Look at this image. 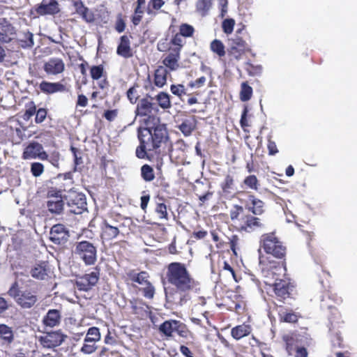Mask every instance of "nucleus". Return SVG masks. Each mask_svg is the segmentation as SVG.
<instances>
[{"label": "nucleus", "mask_w": 357, "mask_h": 357, "mask_svg": "<svg viewBox=\"0 0 357 357\" xmlns=\"http://www.w3.org/2000/svg\"><path fill=\"white\" fill-rule=\"evenodd\" d=\"M154 98L147 96L139 100L136 107V115L146 117L144 120V128H139L137 137L139 145L137 147L135 154L139 159L152 160L167 153L171 158L178 157V152L169 140L166 125L161 123L156 115L159 109Z\"/></svg>", "instance_id": "f257e3e1"}, {"label": "nucleus", "mask_w": 357, "mask_h": 357, "mask_svg": "<svg viewBox=\"0 0 357 357\" xmlns=\"http://www.w3.org/2000/svg\"><path fill=\"white\" fill-rule=\"evenodd\" d=\"M266 212L264 201L252 194L248 196L245 207L234 204L229 211L232 226L241 234H253L265 229L263 215Z\"/></svg>", "instance_id": "f03ea898"}, {"label": "nucleus", "mask_w": 357, "mask_h": 357, "mask_svg": "<svg viewBox=\"0 0 357 357\" xmlns=\"http://www.w3.org/2000/svg\"><path fill=\"white\" fill-rule=\"evenodd\" d=\"M166 279L175 289V294L180 295L178 303L183 305L189 299V294L200 290V282L197 280L181 262H172L167 266Z\"/></svg>", "instance_id": "7ed1b4c3"}, {"label": "nucleus", "mask_w": 357, "mask_h": 357, "mask_svg": "<svg viewBox=\"0 0 357 357\" xmlns=\"http://www.w3.org/2000/svg\"><path fill=\"white\" fill-rule=\"evenodd\" d=\"M16 280L11 284L7 294L12 298L16 304L24 310L31 309L35 307L39 300L38 288L33 280L29 279L24 286H20L22 280L20 276L25 275L22 272L15 271Z\"/></svg>", "instance_id": "20e7f679"}, {"label": "nucleus", "mask_w": 357, "mask_h": 357, "mask_svg": "<svg viewBox=\"0 0 357 357\" xmlns=\"http://www.w3.org/2000/svg\"><path fill=\"white\" fill-rule=\"evenodd\" d=\"M259 247L266 254L285 260L287 248L276 235L275 231L263 234L259 238Z\"/></svg>", "instance_id": "39448f33"}, {"label": "nucleus", "mask_w": 357, "mask_h": 357, "mask_svg": "<svg viewBox=\"0 0 357 357\" xmlns=\"http://www.w3.org/2000/svg\"><path fill=\"white\" fill-rule=\"evenodd\" d=\"M150 275L148 272L142 271L137 272L135 269L129 270L124 276L125 282L134 286L135 283L144 286L139 291L142 292L144 297L147 299H153L155 293V289L153 284L149 281Z\"/></svg>", "instance_id": "423d86ee"}, {"label": "nucleus", "mask_w": 357, "mask_h": 357, "mask_svg": "<svg viewBox=\"0 0 357 357\" xmlns=\"http://www.w3.org/2000/svg\"><path fill=\"white\" fill-rule=\"evenodd\" d=\"M342 302V298L332 291L324 292L321 296L320 307L324 310L329 311L328 319L333 326L332 330L335 328V324H339L341 319V314L336 305H340Z\"/></svg>", "instance_id": "0eeeda50"}, {"label": "nucleus", "mask_w": 357, "mask_h": 357, "mask_svg": "<svg viewBox=\"0 0 357 357\" xmlns=\"http://www.w3.org/2000/svg\"><path fill=\"white\" fill-rule=\"evenodd\" d=\"M158 50L160 52L168 51V54L163 56L162 63L169 71H175L179 68L181 52L182 47L172 46L165 42L160 41L158 44Z\"/></svg>", "instance_id": "6e6552de"}, {"label": "nucleus", "mask_w": 357, "mask_h": 357, "mask_svg": "<svg viewBox=\"0 0 357 357\" xmlns=\"http://www.w3.org/2000/svg\"><path fill=\"white\" fill-rule=\"evenodd\" d=\"M261 271L264 278L278 282L287 277L286 262L274 260L260 261Z\"/></svg>", "instance_id": "1a4fd4ad"}, {"label": "nucleus", "mask_w": 357, "mask_h": 357, "mask_svg": "<svg viewBox=\"0 0 357 357\" xmlns=\"http://www.w3.org/2000/svg\"><path fill=\"white\" fill-rule=\"evenodd\" d=\"M74 253L83 261L85 265H94L97 261V248L88 241L77 242Z\"/></svg>", "instance_id": "9d476101"}, {"label": "nucleus", "mask_w": 357, "mask_h": 357, "mask_svg": "<svg viewBox=\"0 0 357 357\" xmlns=\"http://www.w3.org/2000/svg\"><path fill=\"white\" fill-rule=\"evenodd\" d=\"M295 287L294 281L289 276L284 277V278L278 282H274L273 290L276 299L279 301L284 302L286 299L292 298Z\"/></svg>", "instance_id": "9b49d317"}, {"label": "nucleus", "mask_w": 357, "mask_h": 357, "mask_svg": "<svg viewBox=\"0 0 357 357\" xmlns=\"http://www.w3.org/2000/svg\"><path fill=\"white\" fill-rule=\"evenodd\" d=\"M248 51L250 48L247 43L242 38L236 36L231 40L230 46L227 51L229 61H239Z\"/></svg>", "instance_id": "f8f14e48"}, {"label": "nucleus", "mask_w": 357, "mask_h": 357, "mask_svg": "<svg viewBox=\"0 0 357 357\" xmlns=\"http://www.w3.org/2000/svg\"><path fill=\"white\" fill-rule=\"evenodd\" d=\"M100 338L101 335L98 327L89 328L84 339V344L79 350L80 352L86 355L94 353L98 349L96 342L100 341Z\"/></svg>", "instance_id": "ddd939ff"}, {"label": "nucleus", "mask_w": 357, "mask_h": 357, "mask_svg": "<svg viewBox=\"0 0 357 357\" xmlns=\"http://www.w3.org/2000/svg\"><path fill=\"white\" fill-rule=\"evenodd\" d=\"M195 33V29L191 24L188 23H181L178 26V31L174 34L169 45L172 46H179L183 48L185 44V38H193Z\"/></svg>", "instance_id": "4468645a"}, {"label": "nucleus", "mask_w": 357, "mask_h": 357, "mask_svg": "<svg viewBox=\"0 0 357 357\" xmlns=\"http://www.w3.org/2000/svg\"><path fill=\"white\" fill-rule=\"evenodd\" d=\"M66 337L67 335L59 330L46 333L39 337L38 341L44 348L54 349L60 346Z\"/></svg>", "instance_id": "2eb2a0df"}, {"label": "nucleus", "mask_w": 357, "mask_h": 357, "mask_svg": "<svg viewBox=\"0 0 357 357\" xmlns=\"http://www.w3.org/2000/svg\"><path fill=\"white\" fill-rule=\"evenodd\" d=\"M99 277L100 268L96 267L91 273L78 277L75 282L76 286L79 290L87 291L97 284Z\"/></svg>", "instance_id": "dca6fc26"}, {"label": "nucleus", "mask_w": 357, "mask_h": 357, "mask_svg": "<svg viewBox=\"0 0 357 357\" xmlns=\"http://www.w3.org/2000/svg\"><path fill=\"white\" fill-rule=\"evenodd\" d=\"M17 31L6 18L0 19V43H10L17 39Z\"/></svg>", "instance_id": "f3484780"}, {"label": "nucleus", "mask_w": 357, "mask_h": 357, "mask_svg": "<svg viewBox=\"0 0 357 357\" xmlns=\"http://www.w3.org/2000/svg\"><path fill=\"white\" fill-rule=\"evenodd\" d=\"M68 206L70 212L74 214H82L87 210L86 197L82 193L73 192L69 195Z\"/></svg>", "instance_id": "a211bd4d"}, {"label": "nucleus", "mask_w": 357, "mask_h": 357, "mask_svg": "<svg viewBox=\"0 0 357 357\" xmlns=\"http://www.w3.org/2000/svg\"><path fill=\"white\" fill-rule=\"evenodd\" d=\"M33 12L38 15H54L60 12L59 4L57 0H42L41 3L36 4Z\"/></svg>", "instance_id": "6ab92c4d"}, {"label": "nucleus", "mask_w": 357, "mask_h": 357, "mask_svg": "<svg viewBox=\"0 0 357 357\" xmlns=\"http://www.w3.org/2000/svg\"><path fill=\"white\" fill-rule=\"evenodd\" d=\"M22 158L24 160L39 158L41 160H45L47 158V153L44 151L42 144L37 142H33L24 149Z\"/></svg>", "instance_id": "aec40b11"}, {"label": "nucleus", "mask_w": 357, "mask_h": 357, "mask_svg": "<svg viewBox=\"0 0 357 357\" xmlns=\"http://www.w3.org/2000/svg\"><path fill=\"white\" fill-rule=\"evenodd\" d=\"M69 236V231L62 224H56L51 228L50 240L56 245H64Z\"/></svg>", "instance_id": "412c9836"}, {"label": "nucleus", "mask_w": 357, "mask_h": 357, "mask_svg": "<svg viewBox=\"0 0 357 357\" xmlns=\"http://www.w3.org/2000/svg\"><path fill=\"white\" fill-rule=\"evenodd\" d=\"M43 69L47 75H58L64 72L65 63L61 58L52 57L44 63Z\"/></svg>", "instance_id": "4be33fe9"}, {"label": "nucleus", "mask_w": 357, "mask_h": 357, "mask_svg": "<svg viewBox=\"0 0 357 357\" xmlns=\"http://www.w3.org/2000/svg\"><path fill=\"white\" fill-rule=\"evenodd\" d=\"M38 87L41 93L45 95H52L56 93H66L69 91V89L67 86L61 82H51L43 80L39 84Z\"/></svg>", "instance_id": "5701e85b"}, {"label": "nucleus", "mask_w": 357, "mask_h": 357, "mask_svg": "<svg viewBox=\"0 0 357 357\" xmlns=\"http://www.w3.org/2000/svg\"><path fill=\"white\" fill-rule=\"evenodd\" d=\"M100 229V238L102 242L112 241L120 233L119 227L110 224L107 220L102 222Z\"/></svg>", "instance_id": "b1692460"}, {"label": "nucleus", "mask_w": 357, "mask_h": 357, "mask_svg": "<svg viewBox=\"0 0 357 357\" xmlns=\"http://www.w3.org/2000/svg\"><path fill=\"white\" fill-rule=\"evenodd\" d=\"M130 37L127 35L121 36L116 48V54L124 59L131 58L134 55L130 46Z\"/></svg>", "instance_id": "393cba45"}, {"label": "nucleus", "mask_w": 357, "mask_h": 357, "mask_svg": "<svg viewBox=\"0 0 357 357\" xmlns=\"http://www.w3.org/2000/svg\"><path fill=\"white\" fill-rule=\"evenodd\" d=\"M49 272L50 268L48 262L45 261H41L38 263H36L30 271L31 275L33 278L40 280H45V278L48 275Z\"/></svg>", "instance_id": "a878e982"}, {"label": "nucleus", "mask_w": 357, "mask_h": 357, "mask_svg": "<svg viewBox=\"0 0 357 357\" xmlns=\"http://www.w3.org/2000/svg\"><path fill=\"white\" fill-rule=\"evenodd\" d=\"M252 331L251 325L243 323L237 325L231 329L230 335L236 341L241 340L243 337L249 336Z\"/></svg>", "instance_id": "bb28decb"}, {"label": "nucleus", "mask_w": 357, "mask_h": 357, "mask_svg": "<svg viewBox=\"0 0 357 357\" xmlns=\"http://www.w3.org/2000/svg\"><path fill=\"white\" fill-rule=\"evenodd\" d=\"M278 317L280 322L296 324L298 322L301 315L291 309H287L283 306H280Z\"/></svg>", "instance_id": "cd10ccee"}, {"label": "nucleus", "mask_w": 357, "mask_h": 357, "mask_svg": "<svg viewBox=\"0 0 357 357\" xmlns=\"http://www.w3.org/2000/svg\"><path fill=\"white\" fill-rule=\"evenodd\" d=\"M197 120L195 116L190 117L189 119H184L178 128L183 133L185 137H188L197 129Z\"/></svg>", "instance_id": "c85d7f7f"}, {"label": "nucleus", "mask_w": 357, "mask_h": 357, "mask_svg": "<svg viewBox=\"0 0 357 357\" xmlns=\"http://www.w3.org/2000/svg\"><path fill=\"white\" fill-rule=\"evenodd\" d=\"M61 319V312L58 310H49L43 317V323L45 326L54 327L60 324Z\"/></svg>", "instance_id": "c756f323"}, {"label": "nucleus", "mask_w": 357, "mask_h": 357, "mask_svg": "<svg viewBox=\"0 0 357 357\" xmlns=\"http://www.w3.org/2000/svg\"><path fill=\"white\" fill-rule=\"evenodd\" d=\"M169 73L170 71L165 66H158L154 73V84L159 88H162L166 84L167 76Z\"/></svg>", "instance_id": "7c9ffc66"}, {"label": "nucleus", "mask_w": 357, "mask_h": 357, "mask_svg": "<svg viewBox=\"0 0 357 357\" xmlns=\"http://www.w3.org/2000/svg\"><path fill=\"white\" fill-rule=\"evenodd\" d=\"M155 212L160 220H169L167 206L165 204V199L163 197L158 196L155 200Z\"/></svg>", "instance_id": "2f4dec72"}, {"label": "nucleus", "mask_w": 357, "mask_h": 357, "mask_svg": "<svg viewBox=\"0 0 357 357\" xmlns=\"http://www.w3.org/2000/svg\"><path fill=\"white\" fill-rule=\"evenodd\" d=\"M344 321L340 319L339 324H335V328L332 330L333 326L331 324L330 331L331 333V342L335 347L341 348L343 347V338L341 336L340 332L337 329L342 328Z\"/></svg>", "instance_id": "473e14b6"}, {"label": "nucleus", "mask_w": 357, "mask_h": 357, "mask_svg": "<svg viewBox=\"0 0 357 357\" xmlns=\"http://www.w3.org/2000/svg\"><path fill=\"white\" fill-rule=\"evenodd\" d=\"M132 312L137 315H144L146 312L148 305L145 302L139 298H135L130 301Z\"/></svg>", "instance_id": "72a5a7b5"}, {"label": "nucleus", "mask_w": 357, "mask_h": 357, "mask_svg": "<svg viewBox=\"0 0 357 357\" xmlns=\"http://www.w3.org/2000/svg\"><path fill=\"white\" fill-rule=\"evenodd\" d=\"M0 339L3 344H10L14 340L12 328L4 324H0Z\"/></svg>", "instance_id": "f704fd0d"}, {"label": "nucleus", "mask_w": 357, "mask_h": 357, "mask_svg": "<svg viewBox=\"0 0 357 357\" xmlns=\"http://www.w3.org/2000/svg\"><path fill=\"white\" fill-rule=\"evenodd\" d=\"M64 206V202L62 198L56 199H48L47 201V207L48 211L52 214H60L62 213Z\"/></svg>", "instance_id": "c9c22d12"}, {"label": "nucleus", "mask_w": 357, "mask_h": 357, "mask_svg": "<svg viewBox=\"0 0 357 357\" xmlns=\"http://www.w3.org/2000/svg\"><path fill=\"white\" fill-rule=\"evenodd\" d=\"M153 98L157 101L158 107H160L163 109H167L172 107L170 96L166 92L161 91Z\"/></svg>", "instance_id": "e433bc0d"}, {"label": "nucleus", "mask_w": 357, "mask_h": 357, "mask_svg": "<svg viewBox=\"0 0 357 357\" xmlns=\"http://www.w3.org/2000/svg\"><path fill=\"white\" fill-rule=\"evenodd\" d=\"M177 320H167L164 321L159 327L160 333L167 337H172L173 333L175 332Z\"/></svg>", "instance_id": "4c0bfd02"}, {"label": "nucleus", "mask_w": 357, "mask_h": 357, "mask_svg": "<svg viewBox=\"0 0 357 357\" xmlns=\"http://www.w3.org/2000/svg\"><path fill=\"white\" fill-rule=\"evenodd\" d=\"M220 188L224 194L229 195L231 193L235 188L234 176L229 174L225 175L224 181L220 183Z\"/></svg>", "instance_id": "58836bf2"}, {"label": "nucleus", "mask_w": 357, "mask_h": 357, "mask_svg": "<svg viewBox=\"0 0 357 357\" xmlns=\"http://www.w3.org/2000/svg\"><path fill=\"white\" fill-rule=\"evenodd\" d=\"M17 45L22 48L32 47L34 45L33 34L27 31L23 33V37L15 40Z\"/></svg>", "instance_id": "ea45409f"}, {"label": "nucleus", "mask_w": 357, "mask_h": 357, "mask_svg": "<svg viewBox=\"0 0 357 357\" xmlns=\"http://www.w3.org/2000/svg\"><path fill=\"white\" fill-rule=\"evenodd\" d=\"M175 332L181 337L185 339H193L194 334L188 328L186 324L184 323L178 321L176 323Z\"/></svg>", "instance_id": "a19ab883"}, {"label": "nucleus", "mask_w": 357, "mask_h": 357, "mask_svg": "<svg viewBox=\"0 0 357 357\" xmlns=\"http://www.w3.org/2000/svg\"><path fill=\"white\" fill-rule=\"evenodd\" d=\"M212 6L211 0H197L196 2V12L201 16L205 17Z\"/></svg>", "instance_id": "79ce46f5"}, {"label": "nucleus", "mask_w": 357, "mask_h": 357, "mask_svg": "<svg viewBox=\"0 0 357 357\" xmlns=\"http://www.w3.org/2000/svg\"><path fill=\"white\" fill-rule=\"evenodd\" d=\"M210 49L220 58L225 56L226 54L225 47L223 43L218 39H215L211 41L210 44Z\"/></svg>", "instance_id": "37998d69"}, {"label": "nucleus", "mask_w": 357, "mask_h": 357, "mask_svg": "<svg viewBox=\"0 0 357 357\" xmlns=\"http://www.w3.org/2000/svg\"><path fill=\"white\" fill-rule=\"evenodd\" d=\"M253 93L252 88L248 84V82H243L241 84L240 99L243 102H247L252 98Z\"/></svg>", "instance_id": "c03bdc74"}, {"label": "nucleus", "mask_w": 357, "mask_h": 357, "mask_svg": "<svg viewBox=\"0 0 357 357\" xmlns=\"http://www.w3.org/2000/svg\"><path fill=\"white\" fill-rule=\"evenodd\" d=\"M319 283L324 289V292L332 291L331 285V275L329 272L322 271L321 273L319 276Z\"/></svg>", "instance_id": "a18cd8bd"}, {"label": "nucleus", "mask_w": 357, "mask_h": 357, "mask_svg": "<svg viewBox=\"0 0 357 357\" xmlns=\"http://www.w3.org/2000/svg\"><path fill=\"white\" fill-rule=\"evenodd\" d=\"M141 176L145 181H152L155 178L153 169L149 165H144L141 167Z\"/></svg>", "instance_id": "49530a36"}, {"label": "nucleus", "mask_w": 357, "mask_h": 357, "mask_svg": "<svg viewBox=\"0 0 357 357\" xmlns=\"http://www.w3.org/2000/svg\"><path fill=\"white\" fill-rule=\"evenodd\" d=\"M90 75L93 80H98L102 77L106 76L102 65L93 66L90 68Z\"/></svg>", "instance_id": "de8ad7c7"}, {"label": "nucleus", "mask_w": 357, "mask_h": 357, "mask_svg": "<svg viewBox=\"0 0 357 357\" xmlns=\"http://www.w3.org/2000/svg\"><path fill=\"white\" fill-rule=\"evenodd\" d=\"M243 184L248 188L257 191L259 187V180L255 175H249L243 180Z\"/></svg>", "instance_id": "09e8293b"}, {"label": "nucleus", "mask_w": 357, "mask_h": 357, "mask_svg": "<svg viewBox=\"0 0 357 357\" xmlns=\"http://www.w3.org/2000/svg\"><path fill=\"white\" fill-rule=\"evenodd\" d=\"M245 69L250 76L259 75L262 72V67L260 65H254L250 62L245 63Z\"/></svg>", "instance_id": "8fccbe9b"}, {"label": "nucleus", "mask_w": 357, "mask_h": 357, "mask_svg": "<svg viewBox=\"0 0 357 357\" xmlns=\"http://www.w3.org/2000/svg\"><path fill=\"white\" fill-rule=\"evenodd\" d=\"M36 106L33 101H31L26 104L25 112L22 116L24 120H29L34 114H36Z\"/></svg>", "instance_id": "3c124183"}, {"label": "nucleus", "mask_w": 357, "mask_h": 357, "mask_svg": "<svg viewBox=\"0 0 357 357\" xmlns=\"http://www.w3.org/2000/svg\"><path fill=\"white\" fill-rule=\"evenodd\" d=\"M235 26V20L232 18H227L222 21V29L223 32L227 34H231Z\"/></svg>", "instance_id": "603ef678"}, {"label": "nucleus", "mask_w": 357, "mask_h": 357, "mask_svg": "<svg viewBox=\"0 0 357 357\" xmlns=\"http://www.w3.org/2000/svg\"><path fill=\"white\" fill-rule=\"evenodd\" d=\"M144 13V10L142 6H137L135 8L134 15L132 17V22L135 26L138 25L142 19V15Z\"/></svg>", "instance_id": "864d4df0"}, {"label": "nucleus", "mask_w": 357, "mask_h": 357, "mask_svg": "<svg viewBox=\"0 0 357 357\" xmlns=\"http://www.w3.org/2000/svg\"><path fill=\"white\" fill-rule=\"evenodd\" d=\"M62 190L54 187L48 188L47 191V198L48 199H56L62 198Z\"/></svg>", "instance_id": "5fc2aeb1"}, {"label": "nucleus", "mask_w": 357, "mask_h": 357, "mask_svg": "<svg viewBox=\"0 0 357 357\" xmlns=\"http://www.w3.org/2000/svg\"><path fill=\"white\" fill-rule=\"evenodd\" d=\"M170 91L174 95L179 98L187 94L185 88L183 84H172L170 86Z\"/></svg>", "instance_id": "6e6d98bb"}, {"label": "nucleus", "mask_w": 357, "mask_h": 357, "mask_svg": "<svg viewBox=\"0 0 357 357\" xmlns=\"http://www.w3.org/2000/svg\"><path fill=\"white\" fill-rule=\"evenodd\" d=\"M44 172V166L40 162H33L31 165V172L33 176L38 177L40 176Z\"/></svg>", "instance_id": "4d7b16f0"}, {"label": "nucleus", "mask_w": 357, "mask_h": 357, "mask_svg": "<svg viewBox=\"0 0 357 357\" xmlns=\"http://www.w3.org/2000/svg\"><path fill=\"white\" fill-rule=\"evenodd\" d=\"M126 26V22L123 17V15L121 13H119L116 17V20L115 26H114L115 30L118 33H122L125 31Z\"/></svg>", "instance_id": "13d9d810"}, {"label": "nucleus", "mask_w": 357, "mask_h": 357, "mask_svg": "<svg viewBox=\"0 0 357 357\" xmlns=\"http://www.w3.org/2000/svg\"><path fill=\"white\" fill-rule=\"evenodd\" d=\"M239 237L236 234L232 235L231 238H229V248L236 256H237L236 250L239 249Z\"/></svg>", "instance_id": "bf43d9fd"}, {"label": "nucleus", "mask_w": 357, "mask_h": 357, "mask_svg": "<svg viewBox=\"0 0 357 357\" xmlns=\"http://www.w3.org/2000/svg\"><path fill=\"white\" fill-rule=\"evenodd\" d=\"M151 196L146 191L142 192V196L140 198V208L144 213L147 212V207L150 201Z\"/></svg>", "instance_id": "052dcab7"}, {"label": "nucleus", "mask_w": 357, "mask_h": 357, "mask_svg": "<svg viewBox=\"0 0 357 357\" xmlns=\"http://www.w3.org/2000/svg\"><path fill=\"white\" fill-rule=\"evenodd\" d=\"M47 115V109L45 108H39L36 110L35 122L36 123H43Z\"/></svg>", "instance_id": "680f3d73"}, {"label": "nucleus", "mask_w": 357, "mask_h": 357, "mask_svg": "<svg viewBox=\"0 0 357 357\" xmlns=\"http://www.w3.org/2000/svg\"><path fill=\"white\" fill-rule=\"evenodd\" d=\"M60 154L58 151H53L50 155L47 154L48 160L53 166L58 167L59 165Z\"/></svg>", "instance_id": "e2e57ef3"}, {"label": "nucleus", "mask_w": 357, "mask_h": 357, "mask_svg": "<svg viewBox=\"0 0 357 357\" xmlns=\"http://www.w3.org/2000/svg\"><path fill=\"white\" fill-rule=\"evenodd\" d=\"M70 151L74 156V164L75 171L77 169V167L83 163V160L82 156L80 155V153H79V151L77 148L71 146Z\"/></svg>", "instance_id": "0e129e2a"}, {"label": "nucleus", "mask_w": 357, "mask_h": 357, "mask_svg": "<svg viewBox=\"0 0 357 357\" xmlns=\"http://www.w3.org/2000/svg\"><path fill=\"white\" fill-rule=\"evenodd\" d=\"M79 15H80L85 22L89 23L93 22L95 20L93 13L90 11L87 7H86V8L83 10Z\"/></svg>", "instance_id": "69168bd1"}, {"label": "nucleus", "mask_w": 357, "mask_h": 357, "mask_svg": "<svg viewBox=\"0 0 357 357\" xmlns=\"http://www.w3.org/2000/svg\"><path fill=\"white\" fill-rule=\"evenodd\" d=\"M118 114L119 110L117 109H114L105 110L102 116L106 120L111 122L117 117Z\"/></svg>", "instance_id": "338daca9"}, {"label": "nucleus", "mask_w": 357, "mask_h": 357, "mask_svg": "<svg viewBox=\"0 0 357 357\" xmlns=\"http://www.w3.org/2000/svg\"><path fill=\"white\" fill-rule=\"evenodd\" d=\"M127 97L132 104H134L137 102L139 96L135 86H132L128 90Z\"/></svg>", "instance_id": "774afa93"}]
</instances>
